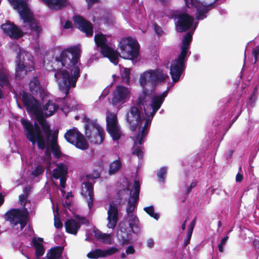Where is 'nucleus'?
<instances>
[{"label": "nucleus", "mask_w": 259, "mask_h": 259, "mask_svg": "<svg viewBox=\"0 0 259 259\" xmlns=\"http://www.w3.org/2000/svg\"><path fill=\"white\" fill-rule=\"evenodd\" d=\"M81 50L78 46H72L63 49L55 60L60 63L61 67L69 69L71 74L66 69H58L55 71L54 77L57 81L62 78L59 84L60 91L67 97L71 88L76 87V82L80 76V69L77 65L80 57Z\"/></svg>", "instance_id": "nucleus-1"}, {"label": "nucleus", "mask_w": 259, "mask_h": 259, "mask_svg": "<svg viewBox=\"0 0 259 259\" xmlns=\"http://www.w3.org/2000/svg\"><path fill=\"white\" fill-rule=\"evenodd\" d=\"M167 75L164 74L159 69L149 70L141 74L140 82L142 87V92L139 95L135 105L142 109L143 107L145 114H147L146 106L151 100V95L156 84L159 82L164 81Z\"/></svg>", "instance_id": "nucleus-2"}, {"label": "nucleus", "mask_w": 259, "mask_h": 259, "mask_svg": "<svg viewBox=\"0 0 259 259\" xmlns=\"http://www.w3.org/2000/svg\"><path fill=\"white\" fill-rule=\"evenodd\" d=\"M192 40V33L191 32H188L182 39L180 54L170 68V74L174 82L179 81L185 68V62L187 60V55Z\"/></svg>", "instance_id": "nucleus-3"}, {"label": "nucleus", "mask_w": 259, "mask_h": 259, "mask_svg": "<svg viewBox=\"0 0 259 259\" xmlns=\"http://www.w3.org/2000/svg\"><path fill=\"white\" fill-rule=\"evenodd\" d=\"M27 198V196L23 194L19 196L20 203L23 207L24 209L12 208L5 214V219L6 221H9L11 225L14 226L19 224L21 230L25 227L29 221V212L25 208Z\"/></svg>", "instance_id": "nucleus-4"}, {"label": "nucleus", "mask_w": 259, "mask_h": 259, "mask_svg": "<svg viewBox=\"0 0 259 259\" xmlns=\"http://www.w3.org/2000/svg\"><path fill=\"white\" fill-rule=\"evenodd\" d=\"M20 122L27 139L32 145L36 143L38 149L45 150L46 147L45 136L42 134L39 125L36 122L33 124L31 122L24 118L21 119Z\"/></svg>", "instance_id": "nucleus-5"}, {"label": "nucleus", "mask_w": 259, "mask_h": 259, "mask_svg": "<svg viewBox=\"0 0 259 259\" xmlns=\"http://www.w3.org/2000/svg\"><path fill=\"white\" fill-rule=\"evenodd\" d=\"M16 62L15 77L17 80L22 79L28 72L34 69L33 58L28 52L20 51L18 53Z\"/></svg>", "instance_id": "nucleus-6"}, {"label": "nucleus", "mask_w": 259, "mask_h": 259, "mask_svg": "<svg viewBox=\"0 0 259 259\" xmlns=\"http://www.w3.org/2000/svg\"><path fill=\"white\" fill-rule=\"evenodd\" d=\"M118 47L121 56L124 59L136 60L140 54V46L138 41L130 37L123 38L119 42Z\"/></svg>", "instance_id": "nucleus-7"}, {"label": "nucleus", "mask_w": 259, "mask_h": 259, "mask_svg": "<svg viewBox=\"0 0 259 259\" xmlns=\"http://www.w3.org/2000/svg\"><path fill=\"white\" fill-rule=\"evenodd\" d=\"M85 127L86 136L91 143L96 144H101L103 143L104 140V132L96 122L88 119Z\"/></svg>", "instance_id": "nucleus-8"}, {"label": "nucleus", "mask_w": 259, "mask_h": 259, "mask_svg": "<svg viewBox=\"0 0 259 259\" xmlns=\"http://www.w3.org/2000/svg\"><path fill=\"white\" fill-rule=\"evenodd\" d=\"M64 138L78 149L85 150L89 148V144L84 136L75 127L67 130L64 134Z\"/></svg>", "instance_id": "nucleus-9"}, {"label": "nucleus", "mask_w": 259, "mask_h": 259, "mask_svg": "<svg viewBox=\"0 0 259 259\" xmlns=\"http://www.w3.org/2000/svg\"><path fill=\"white\" fill-rule=\"evenodd\" d=\"M125 119L130 129L135 132L138 126L141 127L144 120L142 109L135 105L132 106L126 114Z\"/></svg>", "instance_id": "nucleus-10"}, {"label": "nucleus", "mask_w": 259, "mask_h": 259, "mask_svg": "<svg viewBox=\"0 0 259 259\" xmlns=\"http://www.w3.org/2000/svg\"><path fill=\"white\" fill-rule=\"evenodd\" d=\"M22 101L28 113L33 114L36 117L43 112L38 101L26 92L22 93Z\"/></svg>", "instance_id": "nucleus-11"}, {"label": "nucleus", "mask_w": 259, "mask_h": 259, "mask_svg": "<svg viewBox=\"0 0 259 259\" xmlns=\"http://www.w3.org/2000/svg\"><path fill=\"white\" fill-rule=\"evenodd\" d=\"M176 23V29L179 32H183L190 29L194 22V18L186 13H182L177 15Z\"/></svg>", "instance_id": "nucleus-12"}, {"label": "nucleus", "mask_w": 259, "mask_h": 259, "mask_svg": "<svg viewBox=\"0 0 259 259\" xmlns=\"http://www.w3.org/2000/svg\"><path fill=\"white\" fill-rule=\"evenodd\" d=\"M130 98V91L125 87L118 85L113 93L112 103L113 105L123 104Z\"/></svg>", "instance_id": "nucleus-13"}, {"label": "nucleus", "mask_w": 259, "mask_h": 259, "mask_svg": "<svg viewBox=\"0 0 259 259\" xmlns=\"http://www.w3.org/2000/svg\"><path fill=\"white\" fill-rule=\"evenodd\" d=\"M75 27L81 31L85 33L87 36L91 37L93 35V25L92 23L82 16L75 15L73 17Z\"/></svg>", "instance_id": "nucleus-14"}, {"label": "nucleus", "mask_w": 259, "mask_h": 259, "mask_svg": "<svg viewBox=\"0 0 259 259\" xmlns=\"http://www.w3.org/2000/svg\"><path fill=\"white\" fill-rule=\"evenodd\" d=\"M192 4L186 3V6L189 8H195L196 9V18L197 20H203L207 17L206 14L211 9L210 6H205L201 4L197 0H192Z\"/></svg>", "instance_id": "nucleus-15"}, {"label": "nucleus", "mask_w": 259, "mask_h": 259, "mask_svg": "<svg viewBox=\"0 0 259 259\" xmlns=\"http://www.w3.org/2000/svg\"><path fill=\"white\" fill-rule=\"evenodd\" d=\"M1 27L4 32L12 38L18 39L23 35L22 30L10 21H8L6 23L2 24Z\"/></svg>", "instance_id": "nucleus-16"}, {"label": "nucleus", "mask_w": 259, "mask_h": 259, "mask_svg": "<svg viewBox=\"0 0 259 259\" xmlns=\"http://www.w3.org/2000/svg\"><path fill=\"white\" fill-rule=\"evenodd\" d=\"M35 117L38 122L39 124L41 126V129L45 134V138L46 144H47V145H49L50 138H52V135L53 134L50 125L47 122V120L45 119L43 112Z\"/></svg>", "instance_id": "nucleus-17"}, {"label": "nucleus", "mask_w": 259, "mask_h": 259, "mask_svg": "<svg viewBox=\"0 0 259 259\" xmlns=\"http://www.w3.org/2000/svg\"><path fill=\"white\" fill-rule=\"evenodd\" d=\"M145 123L141 130H139V133L134 138V145H136L137 143L139 145H142L144 142V139L146 138L149 132V127L150 126L151 119L148 117L147 119L144 118Z\"/></svg>", "instance_id": "nucleus-18"}, {"label": "nucleus", "mask_w": 259, "mask_h": 259, "mask_svg": "<svg viewBox=\"0 0 259 259\" xmlns=\"http://www.w3.org/2000/svg\"><path fill=\"white\" fill-rule=\"evenodd\" d=\"M145 123L141 130H139V133L134 138V145H136L137 143L139 145H142L144 142V139L146 138L149 132V127L150 126L151 119L148 117L147 119L144 118Z\"/></svg>", "instance_id": "nucleus-19"}, {"label": "nucleus", "mask_w": 259, "mask_h": 259, "mask_svg": "<svg viewBox=\"0 0 259 259\" xmlns=\"http://www.w3.org/2000/svg\"><path fill=\"white\" fill-rule=\"evenodd\" d=\"M107 226L109 228L113 229L116 226L118 219V210L115 204H111L107 212Z\"/></svg>", "instance_id": "nucleus-20"}, {"label": "nucleus", "mask_w": 259, "mask_h": 259, "mask_svg": "<svg viewBox=\"0 0 259 259\" xmlns=\"http://www.w3.org/2000/svg\"><path fill=\"white\" fill-rule=\"evenodd\" d=\"M11 75L9 70L3 65H0V86L2 88H11Z\"/></svg>", "instance_id": "nucleus-21"}, {"label": "nucleus", "mask_w": 259, "mask_h": 259, "mask_svg": "<svg viewBox=\"0 0 259 259\" xmlns=\"http://www.w3.org/2000/svg\"><path fill=\"white\" fill-rule=\"evenodd\" d=\"M58 132L54 131L52 135V139L50 140L49 145L53 156L57 158H59L62 155V152L57 143Z\"/></svg>", "instance_id": "nucleus-22"}, {"label": "nucleus", "mask_w": 259, "mask_h": 259, "mask_svg": "<svg viewBox=\"0 0 259 259\" xmlns=\"http://www.w3.org/2000/svg\"><path fill=\"white\" fill-rule=\"evenodd\" d=\"M45 3L52 10H61L69 5L68 0H45Z\"/></svg>", "instance_id": "nucleus-23"}, {"label": "nucleus", "mask_w": 259, "mask_h": 259, "mask_svg": "<svg viewBox=\"0 0 259 259\" xmlns=\"http://www.w3.org/2000/svg\"><path fill=\"white\" fill-rule=\"evenodd\" d=\"M66 231L71 234L76 235L80 227V224L73 219H68L65 222Z\"/></svg>", "instance_id": "nucleus-24"}, {"label": "nucleus", "mask_w": 259, "mask_h": 259, "mask_svg": "<svg viewBox=\"0 0 259 259\" xmlns=\"http://www.w3.org/2000/svg\"><path fill=\"white\" fill-rule=\"evenodd\" d=\"M57 167L53 169V177L58 180L60 178L66 177L68 174V167L63 163L57 164Z\"/></svg>", "instance_id": "nucleus-25"}, {"label": "nucleus", "mask_w": 259, "mask_h": 259, "mask_svg": "<svg viewBox=\"0 0 259 259\" xmlns=\"http://www.w3.org/2000/svg\"><path fill=\"white\" fill-rule=\"evenodd\" d=\"M85 189V193H88L89 198H87L88 206L90 209H91L93 206L94 203V187L92 183L90 182H85L83 183Z\"/></svg>", "instance_id": "nucleus-26"}, {"label": "nucleus", "mask_w": 259, "mask_h": 259, "mask_svg": "<svg viewBox=\"0 0 259 259\" xmlns=\"http://www.w3.org/2000/svg\"><path fill=\"white\" fill-rule=\"evenodd\" d=\"M59 108L58 105L56 104L52 101L49 100L42 108L44 117H48L52 115Z\"/></svg>", "instance_id": "nucleus-27"}, {"label": "nucleus", "mask_w": 259, "mask_h": 259, "mask_svg": "<svg viewBox=\"0 0 259 259\" xmlns=\"http://www.w3.org/2000/svg\"><path fill=\"white\" fill-rule=\"evenodd\" d=\"M18 13L21 18L23 20L24 23L31 22L34 18L33 14L29 8L28 6L19 10Z\"/></svg>", "instance_id": "nucleus-28"}, {"label": "nucleus", "mask_w": 259, "mask_h": 259, "mask_svg": "<svg viewBox=\"0 0 259 259\" xmlns=\"http://www.w3.org/2000/svg\"><path fill=\"white\" fill-rule=\"evenodd\" d=\"M39 242H42L43 238L38 237L37 240L35 238H34L32 241L33 246L35 250V255L37 257H39L43 255L45 250L42 244L39 242Z\"/></svg>", "instance_id": "nucleus-29"}, {"label": "nucleus", "mask_w": 259, "mask_h": 259, "mask_svg": "<svg viewBox=\"0 0 259 259\" xmlns=\"http://www.w3.org/2000/svg\"><path fill=\"white\" fill-rule=\"evenodd\" d=\"M29 89L33 94L41 93L42 89L40 86V81L37 76L33 77L29 82Z\"/></svg>", "instance_id": "nucleus-30"}, {"label": "nucleus", "mask_w": 259, "mask_h": 259, "mask_svg": "<svg viewBox=\"0 0 259 259\" xmlns=\"http://www.w3.org/2000/svg\"><path fill=\"white\" fill-rule=\"evenodd\" d=\"M151 101L150 105L152 107V111L150 113V115L152 119L156 112L160 109L164 101L158 96H155L151 98Z\"/></svg>", "instance_id": "nucleus-31"}, {"label": "nucleus", "mask_w": 259, "mask_h": 259, "mask_svg": "<svg viewBox=\"0 0 259 259\" xmlns=\"http://www.w3.org/2000/svg\"><path fill=\"white\" fill-rule=\"evenodd\" d=\"M63 247L56 246L51 249L50 253L47 254L48 259H60L62 256Z\"/></svg>", "instance_id": "nucleus-32"}, {"label": "nucleus", "mask_w": 259, "mask_h": 259, "mask_svg": "<svg viewBox=\"0 0 259 259\" xmlns=\"http://www.w3.org/2000/svg\"><path fill=\"white\" fill-rule=\"evenodd\" d=\"M121 165L122 164L119 159L113 161L109 165V175L115 174L121 168Z\"/></svg>", "instance_id": "nucleus-33"}, {"label": "nucleus", "mask_w": 259, "mask_h": 259, "mask_svg": "<svg viewBox=\"0 0 259 259\" xmlns=\"http://www.w3.org/2000/svg\"><path fill=\"white\" fill-rule=\"evenodd\" d=\"M117 238L122 245H128L130 243L129 234L126 230L123 232L120 230L117 234Z\"/></svg>", "instance_id": "nucleus-34"}, {"label": "nucleus", "mask_w": 259, "mask_h": 259, "mask_svg": "<svg viewBox=\"0 0 259 259\" xmlns=\"http://www.w3.org/2000/svg\"><path fill=\"white\" fill-rule=\"evenodd\" d=\"M130 219L128 220L129 226L134 233H138L140 231V228L138 225L139 219L138 217L134 214L132 216H130Z\"/></svg>", "instance_id": "nucleus-35"}, {"label": "nucleus", "mask_w": 259, "mask_h": 259, "mask_svg": "<svg viewBox=\"0 0 259 259\" xmlns=\"http://www.w3.org/2000/svg\"><path fill=\"white\" fill-rule=\"evenodd\" d=\"M108 133L113 141L118 140L121 137V132L118 126L107 128Z\"/></svg>", "instance_id": "nucleus-36"}, {"label": "nucleus", "mask_w": 259, "mask_h": 259, "mask_svg": "<svg viewBox=\"0 0 259 259\" xmlns=\"http://www.w3.org/2000/svg\"><path fill=\"white\" fill-rule=\"evenodd\" d=\"M107 128L117 126V117L113 113H109L106 117Z\"/></svg>", "instance_id": "nucleus-37"}, {"label": "nucleus", "mask_w": 259, "mask_h": 259, "mask_svg": "<svg viewBox=\"0 0 259 259\" xmlns=\"http://www.w3.org/2000/svg\"><path fill=\"white\" fill-rule=\"evenodd\" d=\"M15 10H19L28 6L26 0H8Z\"/></svg>", "instance_id": "nucleus-38"}, {"label": "nucleus", "mask_w": 259, "mask_h": 259, "mask_svg": "<svg viewBox=\"0 0 259 259\" xmlns=\"http://www.w3.org/2000/svg\"><path fill=\"white\" fill-rule=\"evenodd\" d=\"M94 40L98 47L101 48L106 44L107 39L105 36L102 33L95 34Z\"/></svg>", "instance_id": "nucleus-39"}, {"label": "nucleus", "mask_w": 259, "mask_h": 259, "mask_svg": "<svg viewBox=\"0 0 259 259\" xmlns=\"http://www.w3.org/2000/svg\"><path fill=\"white\" fill-rule=\"evenodd\" d=\"M134 192L133 194V198L135 202H137L139 198V193L140 191V184L138 181H135L133 185Z\"/></svg>", "instance_id": "nucleus-40"}, {"label": "nucleus", "mask_w": 259, "mask_h": 259, "mask_svg": "<svg viewBox=\"0 0 259 259\" xmlns=\"http://www.w3.org/2000/svg\"><path fill=\"white\" fill-rule=\"evenodd\" d=\"M88 257L90 258L96 259L99 257H103V250L101 249H96L93 251H90L87 254Z\"/></svg>", "instance_id": "nucleus-41"}, {"label": "nucleus", "mask_w": 259, "mask_h": 259, "mask_svg": "<svg viewBox=\"0 0 259 259\" xmlns=\"http://www.w3.org/2000/svg\"><path fill=\"white\" fill-rule=\"evenodd\" d=\"M144 210L151 217L154 218L156 220H158L159 219V215L158 213L154 212V207L153 205L145 207L144 208Z\"/></svg>", "instance_id": "nucleus-42"}, {"label": "nucleus", "mask_w": 259, "mask_h": 259, "mask_svg": "<svg viewBox=\"0 0 259 259\" xmlns=\"http://www.w3.org/2000/svg\"><path fill=\"white\" fill-rule=\"evenodd\" d=\"M131 74V69L130 68H123V71L121 76L122 80L126 83L128 84L130 81Z\"/></svg>", "instance_id": "nucleus-43"}, {"label": "nucleus", "mask_w": 259, "mask_h": 259, "mask_svg": "<svg viewBox=\"0 0 259 259\" xmlns=\"http://www.w3.org/2000/svg\"><path fill=\"white\" fill-rule=\"evenodd\" d=\"M120 54L116 51H113L107 58H108L110 61L114 65H117L118 63V57L121 56Z\"/></svg>", "instance_id": "nucleus-44"}, {"label": "nucleus", "mask_w": 259, "mask_h": 259, "mask_svg": "<svg viewBox=\"0 0 259 259\" xmlns=\"http://www.w3.org/2000/svg\"><path fill=\"white\" fill-rule=\"evenodd\" d=\"M141 145H140L139 146H137L136 145H134V147L133 148L132 154L134 155L137 156L139 158H143V148L141 146Z\"/></svg>", "instance_id": "nucleus-45"}, {"label": "nucleus", "mask_w": 259, "mask_h": 259, "mask_svg": "<svg viewBox=\"0 0 259 259\" xmlns=\"http://www.w3.org/2000/svg\"><path fill=\"white\" fill-rule=\"evenodd\" d=\"M26 23L28 24L29 27L31 31H36V32L38 35V33L41 31V28L39 26L37 25V22L34 18L32 19L31 22H27Z\"/></svg>", "instance_id": "nucleus-46"}, {"label": "nucleus", "mask_w": 259, "mask_h": 259, "mask_svg": "<svg viewBox=\"0 0 259 259\" xmlns=\"http://www.w3.org/2000/svg\"><path fill=\"white\" fill-rule=\"evenodd\" d=\"M44 171L45 167L41 164H38L31 171V175L34 177H37L43 174Z\"/></svg>", "instance_id": "nucleus-47"}, {"label": "nucleus", "mask_w": 259, "mask_h": 259, "mask_svg": "<svg viewBox=\"0 0 259 259\" xmlns=\"http://www.w3.org/2000/svg\"><path fill=\"white\" fill-rule=\"evenodd\" d=\"M136 203V202H135L134 200L133 202H132L131 200L128 201L127 206L126 209V212L128 217L133 215V212L135 209Z\"/></svg>", "instance_id": "nucleus-48"}, {"label": "nucleus", "mask_w": 259, "mask_h": 259, "mask_svg": "<svg viewBox=\"0 0 259 259\" xmlns=\"http://www.w3.org/2000/svg\"><path fill=\"white\" fill-rule=\"evenodd\" d=\"M102 54L106 57H107L114 50L111 48L107 44L100 48Z\"/></svg>", "instance_id": "nucleus-49"}, {"label": "nucleus", "mask_w": 259, "mask_h": 259, "mask_svg": "<svg viewBox=\"0 0 259 259\" xmlns=\"http://www.w3.org/2000/svg\"><path fill=\"white\" fill-rule=\"evenodd\" d=\"M167 173V168L162 167L157 171V176L160 182H164Z\"/></svg>", "instance_id": "nucleus-50"}, {"label": "nucleus", "mask_w": 259, "mask_h": 259, "mask_svg": "<svg viewBox=\"0 0 259 259\" xmlns=\"http://www.w3.org/2000/svg\"><path fill=\"white\" fill-rule=\"evenodd\" d=\"M118 249L115 247H112L107 249L103 250V257L111 255L116 253Z\"/></svg>", "instance_id": "nucleus-51"}, {"label": "nucleus", "mask_w": 259, "mask_h": 259, "mask_svg": "<svg viewBox=\"0 0 259 259\" xmlns=\"http://www.w3.org/2000/svg\"><path fill=\"white\" fill-rule=\"evenodd\" d=\"M102 242L106 244L111 243V236L109 234L103 233L100 239L99 240Z\"/></svg>", "instance_id": "nucleus-52"}, {"label": "nucleus", "mask_w": 259, "mask_h": 259, "mask_svg": "<svg viewBox=\"0 0 259 259\" xmlns=\"http://www.w3.org/2000/svg\"><path fill=\"white\" fill-rule=\"evenodd\" d=\"M50 147L49 145H47L46 148H45V149H46L45 151V155L49 158L48 160H46V163L48 165V167L49 168H50V165L51 164L50 159H51V149H50Z\"/></svg>", "instance_id": "nucleus-53"}, {"label": "nucleus", "mask_w": 259, "mask_h": 259, "mask_svg": "<svg viewBox=\"0 0 259 259\" xmlns=\"http://www.w3.org/2000/svg\"><path fill=\"white\" fill-rule=\"evenodd\" d=\"M252 55L254 58V63L259 60V46H256L252 50Z\"/></svg>", "instance_id": "nucleus-54"}, {"label": "nucleus", "mask_w": 259, "mask_h": 259, "mask_svg": "<svg viewBox=\"0 0 259 259\" xmlns=\"http://www.w3.org/2000/svg\"><path fill=\"white\" fill-rule=\"evenodd\" d=\"M54 226L57 229H61L63 227V224L59 217L55 216L54 217Z\"/></svg>", "instance_id": "nucleus-55"}, {"label": "nucleus", "mask_w": 259, "mask_h": 259, "mask_svg": "<svg viewBox=\"0 0 259 259\" xmlns=\"http://www.w3.org/2000/svg\"><path fill=\"white\" fill-rule=\"evenodd\" d=\"M192 233L189 231L187 232V238L184 241L183 247H186L190 243Z\"/></svg>", "instance_id": "nucleus-56"}, {"label": "nucleus", "mask_w": 259, "mask_h": 259, "mask_svg": "<svg viewBox=\"0 0 259 259\" xmlns=\"http://www.w3.org/2000/svg\"><path fill=\"white\" fill-rule=\"evenodd\" d=\"M86 3H87V7L88 9L90 10L91 9L92 6L95 4H97L100 2V0H85Z\"/></svg>", "instance_id": "nucleus-57"}, {"label": "nucleus", "mask_w": 259, "mask_h": 259, "mask_svg": "<svg viewBox=\"0 0 259 259\" xmlns=\"http://www.w3.org/2000/svg\"><path fill=\"white\" fill-rule=\"evenodd\" d=\"M154 28L155 32L156 33V34L160 36L163 33V31L162 28H161V27L158 26L157 24H154Z\"/></svg>", "instance_id": "nucleus-58"}, {"label": "nucleus", "mask_w": 259, "mask_h": 259, "mask_svg": "<svg viewBox=\"0 0 259 259\" xmlns=\"http://www.w3.org/2000/svg\"><path fill=\"white\" fill-rule=\"evenodd\" d=\"M256 99L257 97L252 95L249 98V104L251 107H254Z\"/></svg>", "instance_id": "nucleus-59"}, {"label": "nucleus", "mask_w": 259, "mask_h": 259, "mask_svg": "<svg viewBox=\"0 0 259 259\" xmlns=\"http://www.w3.org/2000/svg\"><path fill=\"white\" fill-rule=\"evenodd\" d=\"M196 220V217H195L193 221L190 223L187 231L193 232Z\"/></svg>", "instance_id": "nucleus-60"}, {"label": "nucleus", "mask_w": 259, "mask_h": 259, "mask_svg": "<svg viewBox=\"0 0 259 259\" xmlns=\"http://www.w3.org/2000/svg\"><path fill=\"white\" fill-rule=\"evenodd\" d=\"M60 187L64 189L65 188V184L67 180L66 177L60 178Z\"/></svg>", "instance_id": "nucleus-61"}, {"label": "nucleus", "mask_w": 259, "mask_h": 259, "mask_svg": "<svg viewBox=\"0 0 259 259\" xmlns=\"http://www.w3.org/2000/svg\"><path fill=\"white\" fill-rule=\"evenodd\" d=\"M94 236L96 238L99 240L102 236L103 233L98 229L94 230Z\"/></svg>", "instance_id": "nucleus-62"}, {"label": "nucleus", "mask_w": 259, "mask_h": 259, "mask_svg": "<svg viewBox=\"0 0 259 259\" xmlns=\"http://www.w3.org/2000/svg\"><path fill=\"white\" fill-rule=\"evenodd\" d=\"M135 251V250L133 246H129L126 249V253L128 254H133Z\"/></svg>", "instance_id": "nucleus-63"}, {"label": "nucleus", "mask_w": 259, "mask_h": 259, "mask_svg": "<svg viewBox=\"0 0 259 259\" xmlns=\"http://www.w3.org/2000/svg\"><path fill=\"white\" fill-rule=\"evenodd\" d=\"M72 27V23L71 21L67 20L65 22L64 25V28L65 29H69V28H71Z\"/></svg>", "instance_id": "nucleus-64"}]
</instances>
